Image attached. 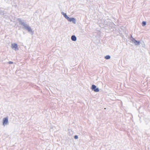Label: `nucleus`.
I'll return each mask as SVG.
<instances>
[{
  "label": "nucleus",
  "instance_id": "obj_1",
  "mask_svg": "<svg viewBox=\"0 0 150 150\" xmlns=\"http://www.w3.org/2000/svg\"><path fill=\"white\" fill-rule=\"evenodd\" d=\"M20 24L22 25L23 28L27 30L30 34L33 35V32L29 25L25 23L24 20H22L21 18H18L17 19Z\"/></svg>",
  "mask_w": 150,
  "mask_h": 150
},
{
  "label": "nucleus",
  "instance_id": "obj_2",
  "mask_svg": "<svg viewBox=\"0 0 150 150\" xmlns=\"http://www.w3.org/2000/svg\"><path fill=\"white\" fill-rule=\"evenodd\" d=\"M91 89L95 92H98L99 91V88H97L96 86L94 84L91 86Z\"/></svg>",
  "mask_w": 150,
  "mask_h": 150
},
{
  "label": "nucleus",
  "instance_id": "obj_3",
  "mask_svg": "<svg viewBox=\"0 0 150 150\" xmlns=\"http://www.w3.org/2000/svg\"><path fill=\"white\" fill-rule=\"evenodd\" d=\"M11 47L12 49H14L15 50H19V48L18 47L17 44L16 43H13L11 44Z\"/></svg>",
  "mask_w": 150,
  "mask_h": 150
},
{
  "label": "nucleus",
  "instance_id": "obj_4",
  "mask_svg": "<svg viewBox=\"0 0 150 150\" xmlns=\"http://www.w3.org/2000/svg\"><path fill=\"white\" fill-rule=\"evenodd\" d=\"M8 119L7 117L4 118L3 119V125L5 126V125L8 124Z\"/></svg>",
  "mask_w": 150,
  "mask_h": 150
},
{
  "label": "nucleus",
  "instance_id": "obj_5",
  "mask_svg": "<svg viewBox=\"0 0 150 150\" xmlns=\"http://www.w3.org/2000/svg\"><path fill=\"white\" fill-rule=\"evenodd\" d=\"M67 20L69 22H72V23L74 24L76 23V20L75 18H69L67 19Z\"/></svg>",
  "mask_w": 150,
  "mask_h": 150
},
{
  "label": "nucleus",
  "instance_id": "obj_6",
  "mask_svg": "<svg viewBox=\"0 0 150 150\" xmlns=\"http://www.w3.org/2000/svg\"><path fill=\"white\" fill-rule=\"evenodd\" d=\"M132 41L136 45H140V42L135 40L134 38H133L132 40Z\"/></svg>",
  "mask_w": 150,
  "mask_h": 150
},
{
  "label": "nucleus",
  "instance_id": "obj_7",
  "mask_svg": "<svg viewBox=\"0 0 150 150\" xmlns=\"http://www.w3.org/2000/svg\"><path fill=\"white\" fill-rule=\"evenodd\" d=\"M71 40L74 41H76V37L74 35H73L71 37Z\"/></svg>",
  "mask_w": 150,
  "mask_h": 150
},
{
  "label": "nucleus",
  "instance_id": "obj_8",
  "mask_svg": "<svg viewBox=\"0 0 150 150\" xmlns=\"http://www.w3.org/2000/svg\"><path fill=\"white\" fill-rule=\"evenodd\" d=\"M105 58L106 59H109L110 58V56L109 55H107L105 57Z\"/></svg>",
  "mask_w": 150,
  "mask_h": 150
},
{
  "label": "nucleus",
  "instance_id": "obj_9",
  "mask_svg": "<svg viewBox=\"0 0 150 150\" xmlns=\"http://www.w3.org/2000/svg\"><path fill=\"white\" fill-rule=\"evenodd\" d=\"M146 24V22L143 21L142 22V25L143 26H145Z\"/></svg>",
  "mask_w": 150,
  "mask_h": 150
},
{
  "label": "nucleus",
  "instance_id": "obj_10",
  "mask_svg": "<svg viewBox=\"0 0 150 150\" xmlns=\"http://www.w3.org/2000/svg\"><path fill=\"white\" fill-rule=\"evenodd\" d=\"M64 16L67 20L69 17L67 15L66 13H65Z\"/></svg>",
  "mask_w": 150,
  "mask_h": 150
},
{
  "label": "nucleus",
  "instance_id": "obj_11",
  "mask_svg": "<svg viewBox=\"0 0 150 150\" xmlns=\"http://www.w3.org/2000/svg\"><path fill=\"white\" fill-rule=\"evenodd\" d=\"M78 138V137L77 135H75L74 136V138L75 139H77Z\"/></svg>",
  "mask_w": 150,
  "mask_h": 150
},
{
  "label": "nucleus",
  "instance_id": "obj_12",
  "mask_svg": "<svg viewBox=\"0 0 150 150\" xmlns=\"http://www.w3.org/2000/svg\"><path fill=\"white\" fill-rule=\"evenodd\" d=\"M13 62H11V61H9L8 62V63L10 64H13Z\"/></svg>",
  "mask_w": 150,
  "mask_h": 150
},
{
  "label": "nucleus",
  "instance_id": "obj_13",
  "mask_svg": "<svg viewBox=\"0 0 150 150\" xmlns=\"http://www.w3.org/2000/svg\"><path fill=\"white\" fill-rule=\"evenodd\" d=\"M61 13L62 14L63 16L65 14V13H64V12H62Z\"/></svg>",
  "mask_w": 150,
  "mask_h": 150
},
{
  "label": "nucleus",
  "instance_id": "obj_14",
  "mask_svg": "<svg viewBox=\"0 0 150 150\" xmlns=\"http://www.w3.org/2000/svg\"><path fill=\"white\" fill-rule=\"evenodd\" d=\"M131 38H132V39H133V38L132 37V35L131 36Z\"/></svg>",
  "mask_w": 150,
  "mask_h": 150
}]
</instances>
